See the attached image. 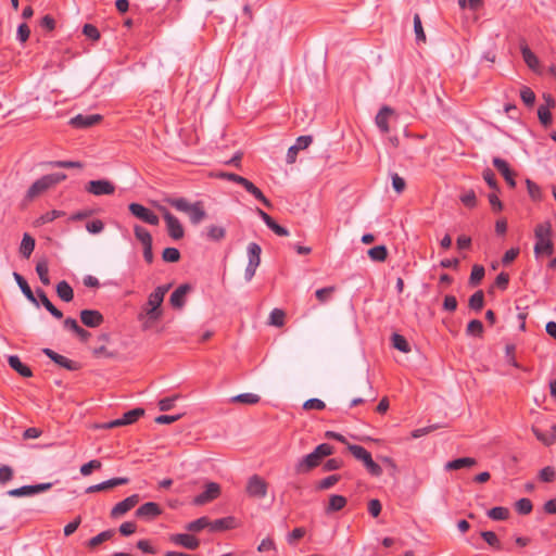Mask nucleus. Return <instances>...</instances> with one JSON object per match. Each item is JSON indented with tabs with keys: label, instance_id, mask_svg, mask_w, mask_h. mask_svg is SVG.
<instances>
[{
	"label": "nucleus",
	"instance_id": "f257e3e1",
	"mask_svg": "<svg viewBox=\"0 0 556 556\" xmlns=\"http://www.w3.org/2000/svg\"><path fill=\"white\" fill-rule=\"evenodd\" d=\"M169 288L170 285L159 286L149 294L147 303L137 316L143 330L150 329L154 323L161 319L163 315L161 306Z\"/></svg>",
	"mask_w": 556,
	"mask_h": 556
},
{
	"label": "nucleus",
	"instance_id": "f03ea898",
	"mask_svg": "<svg viewBox=\"0 0 556 556\" xmlns=\"http://www.w3.org/2000/svg\"><path fill=\"white\" fill-rule=\"evenodd\" d=\"M535 243L533 253L536 260L543 256L551 257L555 251L553 242V229L549 222L538 224L534 228Z\"/></svg>",
	"mask_w": 556,
	"mask_h": 556
},
{
	"label": "nucleus",
	"instance_id": "7ed1b4c3",
	"mask_svg": "<svg viewBox=\"0 0 556 556\" xmlns=\"http://www.w3.org/2000/svg\"><path fill=\"white\" fill-rule=\"evenodd\" d=\"M333 453V447L328 443H321L315 447V450L299 459L295 464V472L296 473H307L314 468L318 467L321 464V460L330 456Z\"/></svg>",
	"mask_w": 556,
	"mask_h": 556
},
{
	"label": "nucleus",
	"instance_id": "20e7f679",
	"mask_svg": "<svg viewBox=\"0 0 556 556\" xmlns=\"http://www.w3.org/2000/svg\"><path fill=\"white\" fill-rule=\"evenodd\" d=\"M167 203L179 212L188 214L191 224L198 225L206 217L202 202L189 203L185 198L168 199Z\"/></svg>",
	"mask_w": 556,
	"mask_h": 556
},
{
	"label": "nucleus",
	"instance_id": "39448f33",
	"mask_svg": "<svg viewBox=\"0 0 556 556\" xmlns=\"http://www.w3.org/2000/svg\"><path fill=\"white\" fill-rule=\"evenodd\" d=\"M67 178L66 174L64 173H54V174H48L39 179H37L27 190L25 199L27 201H33L40 194L45 193L52 187L56 186L58 184L62 182Z\"/></svg>",
	"mask_w": 556,
	"mask_h": 556
},
{
	"label": "nucleus",
	"instance_id": "423d86ee",
	"mask_svg": "<svg viewBox=\"0 0 556 556\" xmlns=\"http://www.w3.org/2000/svg\"><path fill=\"white\" fill-rule=\"evenodd\" d=\"M261 253H262V249L257 243L251 242L248 245L249 262H248V265L244 270V278L247 281L252 280V278L254 277L256 268L261 264Z\"/></svg>",
	"mask_w": 556,
	"mask_h": 556
},
{
	"label": "nucleus",
	"instance_id": "0eeeda50",
	"mask_svg": "<svg viewBox=\"0 0 556 556\" xmlns=\"http://www.w3.org/2000/svg\"><path fill=\"white\" fill-rule=\"evenodd\" d=\"M267 482L257 475L250 477L245 486L248 495L254 498H264L267 495Z\"/></svg>",
	"mask_w": 556,
	"mask_h": 556
},
{
	"label": "nucleus",
	"instance_id": "6e6552de",
	"mask_svg": "<svg viewBox=\"0 0 556 556\" xmlns=\"http://www.w3.org/2000/svg\"><path fill=\"white\" fill-rule=\"evenodd\" d=\"M143 414H144L143 408H139V407L134 408L131 410L126 412L121 418L105 422V424L99 426V428L111 429V428H115V427L131 425V424L136 422L141 416H143Z\"/></svg>",
	"mask_w": 556,
	"mask_h": 556
},
{
	"label": "nucleus",
	"instance_id": "1a4fd4ad",
	"mask_svg": "<svg viewBox=\"0 0 556 556\" xmlns=\"http://www.w3.org/2000/svg\"><path fill=\"white\" fill-rule=\"evenodd\" d=\"M85 190L93 195H110L115 192V186L108 179L90 180L86 186Z\"/></svg>",
	"mask_w": 556,
	"mask_h": 556
},
{
	"label": "nucleus",
	"instance_id": "9d476101",
	"mask_svg": "<svg viewBox=\"0 0 556 556\" xmlns=\"http://www.w3.org/2000/svg\"><path fill=\"white\" fill-rule=\"evenodd\" d=\"M163 217L166 223L168 236L174 240H180L185 236V230L179 219L166 208H162Z\"/></svg>",
	"mask_w": 556,
	"mask_h": 556
},
{
	"label": "nucleus",
	"instance_id": "9b49d317",
	"mask_svg": "<svg viewBox=\"0 0 556 556\" xmlns=\"http://www.w3.org/2000/svg\"><path fill=\"white\" fill-rule=\"evenodd\" d=\"M128 208L135 217L139 218L140 220L149 225L156 226L160 223L159 216L154 214L151 210L143 206L142 204L130 203Z\"/></svg>",
	"mask_w": 556,
	"mask_h": 556
},
{
	"label": "nucleus",
	"instance_id": "f8f14e48",
	"mask_svg": "<svg viewBox=\"0 0 556 556\" xmlns=\"http://www.w3.org/2000/svg\"><path fill=\"white\" fill-rule=\"evenodd\" d=\"M220 494V486L216 482L205 484V490L193 498L194 505H204L217 498Z\"/></svg>",
	"mask_w": 556,
	"mask_h": 556
},
{
	"label": "nucleus",
	"instance_id": "ddd939ff",
	"mask_svg": "<svg viewBox=\"0 0 556 556\" xmlns=\"http://www.w3.org/2000/svg\"><path fill=\"white\" fill-rule=\"evenodd\" d=\"M140 501L138 494H132L122 502L117 503L111 510L112 518H119L125 515L127 511L132 509Z\"/></svg>",
	"mask_w": 556,
	"mask_h": 556
},
{
	"label": "nucleus",
	"instance_id": "4468645a",
	"mask_svg": "<svg viewBox=\"0 0 556 556\" xmlns=\"http://www.w3.org/2000/svg\"><path fill=\"white\" fill-rule=\"evenodd\" d=\"M51 488V483H39L35 485H24L17 489L10 490L8 494L10 496L18 497V496H28L34 495L43 491H47Z\"/></svg>",
	"mask_w": 556,
	"mask_h": 556
},
{
	"label": "nucleus",
	"instance_id": "2eb2a0df",
	"mask_svg": "<svg viewBox=\"0 0 556 556\" xmlns=\"http://www.w3.org/2000/svg\"><path fill=\"white\" fill-rule=\"evenodd\" d=\"M79 316L81 323L89 328H97L104 321L103 315L97 309H83Z\"/></svg>",
	"mask_w": 556,
	"mask_h": 556
},
{
	"label": "nucleus",
	"instance_id": "dca6fc26",
	"mask_svg": "<svg viewBox=\"0 0 556 556\" xmlns=\"http://www.w3.org/2000/svg\"><path fill=\"white\" fill-rule=\"evenodd\" d=\"M102 121L100 114L83 115L78 114L70 119V125L74 128H89Z\"/></svg>",
	"mask_w": 556,
	"mask_h": 556
},
{
	"label": "nucleus",
	"instance_id": "f3484780",
	"mask_svg": "<svg viewBox=\"0 0 556 556\" xmlns=\"http://www.w3.org/2000/svg\"><path fill=\"white\" fill-rule=\"evenodd\" d=\"M161 513H162V509L159 504H156L154 502H148V503H144L143 505H141L136 510V516L143 520H153L157 516H160Z\"/></svg>",
	"mask_w": 556,
	"mask_h": 556
},
{
	"label": "nucleus",
	"instance_id": "a211bd4d",
	"mask_svg": "<svg viewBox=\"0 0 556 556\" xmlns=\"http://www.w3.org/2000/svg\"><path fill=\"white\" fill-rule=\"evenodd\" d=\"M43 353L51 359L53 361L55 364H58L59 366L63 367V368H66L68 370H77L79 368V365L78 363L61 355V354H58L56 352H54L53 350L51 349H43Z\"/></svg>",
	"mask_w": 556,
	"mask_h": 556
},
{
	"label": "nucleus",
	"instance_id": "6ab92c4d",
	"mask_svg": "<svg viewBox=\"0 0 556 556\" xmlns=\"http://www.w3.org/2000/svg\"><path fill=\"white\" fill-rule=\"evenodd\" d=\"M169 540L172 543L188 549H197L200 545V541L195 536L186 533L173 534Z\"/></svg>",
	"mask_w": 556,
	"mask_h": 556
},
{
	"label": "nucleus",
	"instance_id": "aec40b11",
	"mask_svg": "<svg viewBox=\"0 0 556 556\" xmlns=\"http://www.w3.org/2000/svg\"><path fill=\"white\" fill-rule=\"evenodd\" d=\"M492 163L494 167L502 174L509 187L515 188V173L510 169L508 163L501 157H494Z\"/></svg>",
	"mask_w": 556,
	"mask_h": 556
},
{
	"label": "nucleus",
	"instance_id": "412c9836",
	"mask_svg": "<svg viewBox=\"0 0 556 556\" xmlns=\"http://www.w3.org/2000/svg\"><path fill=\"white\" fill-rule=\"evenodd\" d=\"M128 482H129V479L126 477L112 478V479L103 481L101 483L88 486L86 492L94 493V492L105 491V490H109L114 486L127 484Z\"/></svg>",
	"mask_w": 556,
	"mask_h": 556
},
{
	"label": "nucleus",
	"instance_id": "4be33fe9",
	"mask_svg": "<svg viewBox=\"0 0 556 556\" xmlns=\"http://www.w3.org/2000/svg\"><path fill=\"white\" fill-rule=\"evenodd\" d=\"M257 214L263 219V222L266 224V226L270 230H273L277 236H280V237L289 236V230L287 228L280 226L279 224H277L276 220L270 215H268L266 212H264L261 208H257Z\"/></svg>",
	"mask_w": 556,
	"mask_h": 556
},
{
	"label": "nucleus",
	"instance_id": "5701e85b",
	"mask_svg": "<svg viewBox=\"0 0 556 556\" xmlns=\"http://www.w3.org/2000/svg\"><path fill=\"white\" fill-rule=\"evenodd\" d=\"M191 290L187 283L179 286L170 295L169 303L175 308H181L186 303V295Z\"/></svg>",
	"mask_w": 556,
	"mask_h": 556
},
{
	"label": "nucleus",
	"instance_id": "b1692460",
	"mask_svg": "<svg viewBox=\"0 0 556 556\" xmlns=\"http://www.w3.org/2000/svg\"><path fill=\"white\" fill-rule=\"evenodd\" d=\"M394 114V111L389 106H382L376 115V125L383 132H389V119Z\"/></svg>",
	"mask_w": 556,
	"mask_h": 556
},
{
	"label": "nucleus",
	"instance_id": "393cba45",
	"mask_svg": "<svg viewBox=\"0 0 556 556\" xmlns=\"http://www.w3.org/2000/svg\"><path fill=\"white\" fill-rule=\"evenodd\" d=\"M63 326L65 329H68L71 331H73L78 338L80 341L83 342H87L89 340V338L91 337V333L87 330H85L84 328H81L77 320L74 319V318H66L63 323Z\"/></svg>",
	"mask_w": 556,
	"mask_h": 556
},
{
	"label": "nucleus",
	"instance_id": "a878e982",
	"mask_svg": "<svg viewBox=\"0 0 556 556\" xmlns=\"http://www.w3.org/2000/svg\"><path fill=\"white\" fill-rule=\"evenodd\" d=\"M477 464V460L472 457H462L456 458L453 460H450L445 464L444 468L445 470H458L463 468H470L473 467Z\"/></svg>",
	"mask_w": 556,
	"mask_h": 556
},
{
	"label": "nucleus",
	"instance_id": "bb28decb",
	"mask_svg": "<svg viewBox=\"0 0 556 556\" xmlns=\"http://www.w3.org/2000/svg\"><path fill=\"white\" fill-rule=\"evenodd\" d=\"M8 362L10 367L17 371L22 377L29 378L33 376L31 369L27 365L23 364L18 356L11 355L9 356Z\"/></svg>",
	"mask_w": 556,
	"mask_h": 556
},
{
	"label": "nucleus",
	"instance_id": "cd10ccee",
	"mask_svg": "<svg viewBox=\"0 0 556 556\" xmlns=\"http://www.w3.org/2000/svg\"><path fill=\"white\" fill-rule=\"evenodd\" d=\"M521 54L528 67L533 72L538 73L540 71V61L538 56L529 49L528 46L521 47Z\"/></svg>",
	"mask_w": 556,
	"mask_h": 556
},
{
	"label": "nucleus",
	"instance_id": "c85d7f7f",
	"mask_svg": "<svg viewBox=\"0 0 556 556\" xmlns=\"http://www.w3.org/2000/svg\"><path fill=\"white\" fill-rule=\"evenodd\" d=\"M13 277H14L16 283L18 285L21 291L26 296V299L29 302L34 303L35 305H38V302L34 295L30 287L28 286L27 281L24 279V277L16 271L13 273Z\"/></svg>",
	"mask_w": 556,
	"mask_h": 556
},
{
	"label": "nucleus",
	"instance_id": "c756f323",
	"mask_svg": "<svg viewBox=\"0 0 556 556\" xmlns=\"http://www.w3.org/2000/svg\"><path fill=\"white\" fill-rule=\"evenodd\" d=\"M346 498L343 495L332 494L329 497V503L325 508L326 514H332L343 509L346 505Z\"/></svg>",
	"mask_w": 556,
	"mask_h": 556
},
{
	"label": "nucleus",
	"instance_id": "7c9ffc66",
	"mask_svg": "<svg viewBox=\"0 0 556 556\" xmlns=\"http://www.w3.org/2000/svg\"><path fill=\"white\" fill-rule=\"evenodd\" d=\"M37 294L41 304L53 317H55L56 319H61L63 317V313L51 303L45 291L38 289Z\"/></svg>",
	"mask_w": 556,
	"mask_h": 556
},
{
	"label": "nucleus",
	"instance_id": "2f4dec72",
	"mask_svg": "<svg viewBox=\"0 0 556 556\" xmlns=\"http://www.w3.org/2000/svg\"><path fill=\"white\" fill-rule=\"evenodd\" d=\"M56 294L64 302H71L74 298L73 288L65 280H62L56 285Z\"/></svg>",
	"mask_w": 556,
	"mask_h": 556
},
{
	"label": "nucleus",
	"instance_id": "473e14b6",
	"mask_svg": "<svg viewBox=\"0 0 556 556\" xmlns=\"http://www.w3.org/2000/svg\"><path fill=\"white\" fill-rule=\"evenodd\" d=\"M36 273L39 276L40 281L45 286L50 285V278H49V264L46 258H42L37 262L36 264Z\"/></svg>",
	"mask_w": 556,
	"mask_h": 556
},
{
	"label": "nucleus",
	"instance_id": "72a5a7b5",
	"mask_svg": "<svg viewBox=\"0 0 556 556\" xmlns=\"http://www.w3.org/2000/svg\"><path fill=\"white\" fill-rule=\"evenodd\" d=\"M35 249V239L28 235L24 233L21 245H20V252L25 257L28 258L30 254L33 253Z\"/></svg>",
	"mask_w": 556,
	"mask_h": 556
},
{
	"label": "nucleus",
	"instance_id": "f704fd0d",
	"mask_svg": "<svg viewBox=\"0 0 556 556\" xmlns=\"http://www.w3.org/2000/svg\"><path fill=\"white\" fill-rule=\"evenodd\" d=\"M261 397L254 393H242L230 399L231 403H240L244 405H254L260 402Z\"/></svg>",
	"mask_w": 556,
	"mask_h": 556
},
{
	"label": "nucleus",
	"instance_id": "c9c22d12",
	"mask_svg": "<svg viewBox=\"0 0 556 556\" xmlns=\"http://www.w3.org/2000/svg\"><path fill=\"white\" fill-rule=\"evenodd\" d=\"M226 236V229L222 226L211 225L206 229V238L210 241L218 242Z\"/></svg>",
	"mask_w": 556,
	"mask_h": 556
},
{
	"label": "nucleus",
	"instance_id": "e433bc0d",
	"mask_svg": "<svg viewBox=\"0 0 556 556\" xmlns=\"http://www.w3.org/2000/svg\"><path fill=\"white\" fill-rule=\"evenodd\" d=\"M235 519L232 517H226L211 521V531H224L233 528Z\"/></svg>",
	"mask_w": 556,
	"mask_h": 556
},
{
	"label": "nucleus",
	"instance_id": "4c0bfd02",
	"mask_svg": "<svg viewBox=\"0 0 556 556\" xmlns=\"http://www.w3.org/2000/svg\"><path fill=\"white\" fill-rule=\"evenodd\" d=\"M349 451L351 454L358 460L363 462L365 464L369 457H371V454L363 446L356 445V444H349L348 445Z\"/></svg>",
	"mask_w": 556,
	"mask_h": 556
},
{
	"label": "nucleus",
	"instance_id": "58836bf2",
	"mask_svg": "<svg viewBox=\"0 0 556 556\" xmlns=\"http://www.w3.org/2000/svg\"><path fill=\"white\" fill-rule=\"evenodd\" d=\"M488 517L492 520L501 521L509 517V509L502 506H496L488 510Z\"/></svg>",
	"mask_w": 556,
	"mask_h": 556
},
{
	"label": "nucleus",
	"instance_id": "ea45409f",
	"mask_svg": "<svg viewBox=\"0 0 556 556\" xmlns=\"http://www.w3.org/2000/svg\"><path fill=\"white\" fill-rule=\"evenodd\" d=\"M368 256L375 262H383L388 256V250L384 245H376L368 250Z\"/></svg>",
	"mask_w": 556,
	"mask_h": 556
},
{
	"label": "nucleus",
	"instance_id": "a19ab883",
	"mask_svg": "<svg viewBox=\"0 0 556 556\" xmlns=\"http://www.w3.org/2000/svg\"><path fill=\"white\" fill-rule=\"evenodd\" d=\"M391 340H392V345L394 349H396L403 353H408L410 351L409 343L402 334L394 333V334H392Z\"/></svg>",
	"mask_w": 556,
	"mask_h": 556
},
{
	"label": "nucleus",
	"instance_id": "79ce46f5",
	"mask_svg": "<svg viewBox=\"0 0 556 556\" xmlns=\"http://www.w3.org/2000/svg\"><path fill=\"white\" fill-rule=\"evenodd\" d=\"M483 305H484V293L482 290L475 292L469 298V307L471 309L479 312L482 309Z\"/></svg>",
	"mask_w": 556,
	"mask_h": 556
},
{
	"label": "nucleus",
	"instance_id": "37998d69",
	"mask_svg": "<svg viewBox=\"0 0 556 556\" xmlns=\"http://www.w3.org/2000/svg\"><path fill=\"white\" fill-rule=\"evenodd\" d=\"M114 535V530H106V531H103L99 534H97L96 536L91 538L89 541H88V546L90 548H94L97 547L98 545H100L101 543L110 540L112 536Z\"/></svg>",
	"mask_w": 556,
	"mask_h": 556
},
{
	"label": "nucleus",
	"instance_id": "c03bdc74",
	"mask_svg": "<svg viewBox=\"0 0 556 556\" xmlns=\"http://www.w3.org/2000/svg\"><path fill=\"white\" fill-rule=\"evenodd\" d=\"M211 521L207 517H201L199 519H195L191 522H189L186 526V529L191 532H199L203 530L204 528H210Z\"/></svg>",
	"mask_w": 556,
	"mask_h": 556
},
{
	"label": "nucleus",
	"instance_id": "a18cd8bd",
	"mask_svg": "<svg viewBox=\"0 0 556 556\" xmlns=\"http://www.w3.org/2000/svg\"><path fill=\"white\" fill-rule=\"evenodd\" d=\"M286 314L280 308H274L269 314L268 324L275 327H282L285 325Z\"/></svg>",
	"mask_w": 556,
	"mask_h": 556
},
{
	"label": "nucleus",
	"instance_id": "49530a36",
	"mask_svg": "<svg viewBox=\"0 0 556 556\" xmlns=\"http://www.w3.org/2000/svg\"><path fill=\"white\" fill-rule=\"evenodd\" d=\"M134 232L136 238L142 243L143 247L146 244H152L151 233L142 226L136 225L134 227Z\"/></svg>",
	"mask_w": 556,
	"mask_h": 556
},
{
	"label": "nucleus",
	"instance_id": "de8ad7c7",
	"mask_svg": "<svg viewBox=\"0 0 556 556\" xmlns=\"http://www.w3.org/2000/svg\"><path fill=\"white\" fill-rule=\"evenodd\" d=\"M532 432L535 435V438L546 446L554 444L556 441L555 434H553V431L549 433H545V432L541 431L540 429L532 427Z\"/></svg>",
	"mask_w": 556,
	"mask_h": 556
},
{
	"label": "nucleus",
	"instance_id": "09e8293b",
	"mask_svg": "<svg viewBox=\"0 0 556 556\" xmlns=\"http://www.w3.org/2000/svg\"><path fill=\"white\" fill-rule=\"evenodd\" d=\"M481 538L494 549H501L502 548V544H501V541L498 539V536L496 535L495 532L493 531H482L480 533Z\"/></svg>",
	"mask_w": 556,
	"mask_h": 556
},
{
	"label": "nucleus",
	"instance_id": "8fccbe9b",
	"mask_svg": "<svg viewBox=\"0 0 556 556\" xmlns=\"http://www.w3.org/2000/svg\"><path fill=\"white\" fill-rule=\"evenodd\" d=\"M468 336L481 337L483 333V324L479 319H472L468 323L466 328Z\"/></svg>",
	"mask_w": 556,
	"mask_h": 556
},
{
	"label": "nucleus",
	"instance_id": "3c124183",
	"mask_svg": "<svg viewBox=\"0 0 556 556\" xmlns=\"http://www.w3.org/2000/svg\"><path fill=\"white\" fill-rule=\"evenodd\" d=\"M64 212L63 211H58V210H52L50 212H47L45 214H42L37 220V225H45V224H48V223H51L53 222L54 219L59 218V217H62L64 216Z\"/></svg>",
	"mask_w": 556,
	"mask_h": 556
},
{
	"label": "nucleus",
	"instance_id": "603ef678",
	"mask_svg": "<svg viewBox=\"0 0 556 556\" xmlns=\"http://www.w3.org/2000/svg\"><path fill=\"white\" fill-rule=\"evenodd\" d=\"M533 505L529 498H520L515 503V509L520 515H529L532 511Z\"/></svg>",
	"mask_w": 556,
	"mask_h": 556
},
{
	"label": "nucleus",
	"instance_id": "864d4df0",
	"mask_svg": "<svg viewBox=\"0 0 556 556\" xmlns=\"http://www.w3.org/2000/svg\"><path fill=\"white\" fill-rule=\"evenodd\" d=\"M539 479L542 482H553L556 479V470L552 466H546L539 471Z\"/></svg>",
	"mask_w": 556,
	"mask_h": 556
},
{
	"label": "nucleus",
	"instance_id": "5fc2aeb1",
	"mask_svg": "<svg viewBox=\"0 0 556 556\" xmlns=\"http://www.w3.org/2000/svg\"><path fill=\"white\" fill-rule=\"evenodd\" d=\"M414 31L416 35L417 42H426V34L422 28L421 20L419 14H415L414 16Z\"/></svg>",
	"mask_w": 556,
	"mask_h": 556
},
{
	"label": "nucleus",
	"instance_id": "6e6d98bb",
	"mask_svg": "<svg viewBox=\"0 0 556 556\" xmlns=\"http://www.w3.org/2000/svg\"><path fill=\"white\" fill-rule=\"evenodd\" d=\"M340 480L339 475H331L324 479H321L318 484L316 485L317 490H328L332 488L336 483H338Z\"/></svg>",
	"mask_w": 556,
	"mask_h": 556
},
{
	"label": "nucleus",
	"instance_id": "4d7b16f0",
	"mask_svg": "<svg viewBox=\"0 0 556 556\" xmlns=\"http://www.w3.org/2000/svg\"><path fill=\"white\" fill-rule=\"evenodd\" d=\"M485 270L481 265H473L470 274L469 281L471 285H478L484 277Z\"/></svg>",
	"mask_w": 556,
	"mask_h": 556
},
{
	"label": "nucleus",
	"instance_id": "13d9d810",
	"mask_svg": "<svg viewBox=\"0 0 556 556\" xmlns=\"http://www.w3.org/2000/svg\"><path fill=\"white\" fill-rule=\"evenodd\" d=\"M162 258L164 262L175 263L180 258V252L176 248H166L162 253Z\"/></svg>",
	"mask_w": 556,
	"mask_h": 556
},
{
	"label": "nucleus",
	"instance_id": "bf43d9fd",
	"mask_svg": "<svg viewBox=\"0 0 556 556\" xmlns=\"http://www.w3.org/2000/svg\"><path fill=\"white\" fill-rule=\"evenodd\" d=\"M520 98L527 106H532L535 102V93L529 87H522Z\"/></svg>",
	"mask_w": 556,
	"mask_h": 556
},
{
	"label": "nucleus",
	"instance_id": "052dcab7",
	"mask_svg": "<svg viewBox=\"0 0 556 556\" xmlns=\"http://www.w3.org/2000/svg\"><path fill=\"white\" fill-rule=\"evenodd\" d=\"M51 167L59 168H81L83 164L76 161H52L47 163Z\"/></svg>",
	"mask_w": 556,
	"mask_h": 556
},
{
	"label": "nucleus",
	"instance_id": "680f3d73",
	"mask_svg": "<svg viewBox=\"0 0 556 556\" xmlns=\"http://www.w3.org/2000/svg\"><path fill=\"white\" fill-rule=\"evenodd\" d=\"M528 193L532 200L539 201L542 198L541 188L530 179L526 180Z\"/></svg>",
	"mask_w": 556,
	"mask_h": 556
},
{
	"label": "nucleus",
	"instance_id": "e2e57ef3",
	"mask_svg": "<svg viewBox=\"0 0 556 556\" xmlns=\"http://www.w3.org/2000/svg\"><path fill=\"white\" fill-rule=\"evenodd\" d=\"M462 203L467 207H475L477 205V198L473 190H468L460 195Z\"/></svg>",
	"mask_w": 556,
	"mask_h": 556
},
{
	"label": "nucleus",
	"instance_id": "0e129e2a",
	"mask_svg": "<svg viewBox=\"0 0 556 556\" xmlns=\"http://www.w3.org/2000/svg\"><path fill=\"white\" fill-rule=\"evenodd\" d=\"M538 116L543 126L547 127L552 124V114L546 106H539Z\"/></svg>",
	"mask_w": 556,
	"mask_h": 556
},
{
	"label": "nucleus",
	"instance_id": "69168bd1",
	"mask_svg": "<svg viewBox=\"0 0 556 556\" xmlns=\"http://www.w3.org/2000/svg\"><path fill=\"white\" fill-rule=\"evenodd\" d=\"M101 462L98 459H92L80 467V473L83 476H89L93 469H100Z\"/></svg>",
	"mask_w": 556,
	"mask_h": 556
},
{
	"label": "nucleus",
	"instance_id": "338daca9",
	"mask_svg": "<svg viewBox=\"0 0 556 556\" xmlns=\"http://www.w3.org/2000/svg\"><path fill=\"white\" fill-rule=\"evenodd\" d=\"M364 466L371 476L379 477L382 475V468L376 462H374L372 457H369Z\"/></svg>",
	"mask_w": 556,
	"mask_h": 556
},
{
	"label": "nucleus",
	"instance_id": "774afa93",
	"mask_svg": "<svg viewBox=\"0 0 556 556\" xmlns=\"http://www.w3.org/2000/svg\"><path fill=\"white\" fill-rule=\"evenodd\" d=\"M83 33L86 37H88L91 40H99L100 33L98 28L92 24H85L83 28Z\"/></svg>",
	"mask_w": 556,
	"mask_h": 556
}]
</instances>
